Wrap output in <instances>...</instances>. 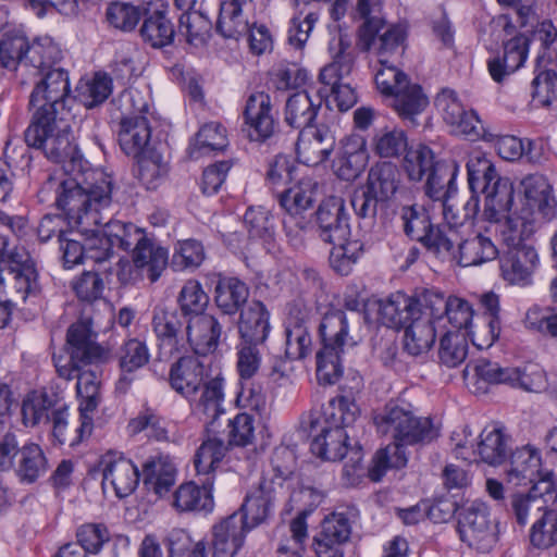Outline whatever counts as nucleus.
<instances>
[{"instance_id":"nucleus-1","label":"nucleus","mask_w":557,"mask_h":557,"mask_svg":"<svg viewBox=\"0 0 557 557\" xmlns=\"http://www.w3.org/2000/svg\"><path fill=\"white\" fill-rule=\"evenodd\" d=\"M113 182L111 175L100 169H85L74 175L65 173L50 175L40 189V196L54 194V203L67 220L69 225L85 235L86 261L110 271L114 248L122 250L120 238L112 236L113 226L126 222L111 220L102 228L103 213L112 203Z\"/></svg>"},{"instance_id":"nucleus-2","label":"nucleus","mask_w":557,"mask_h":557,"mask_svg":"<svg viewBox=\"0 0 557 557\" xmlns=\"http://www.w3.org/2000/svg\"><path fill=\"white\" fill-rule=\"evenodd\" d=\"M29 103L40 104L24 132L28 147L41 150L55 163L74 161L78 153L77 145L69 124L71 87L67 72H38Z\"/></svg>"},{"instance_id":"nucleus-3","label":"nucleus","mask_w":557,"mask_h":557,"mask_svg":"<svg viewBox=\"0 0 557 557\" xmlns=\"http://www.w3.org/2000/svg\"><path fill=\"white\" fill-rule=\"evenodd\" d=\"M375 424L382 434L389 435L394 445L376 451L369 469V478L379 482L391 468H401L407 458L401 446L429 443L438 436V430L429 417H419L409 404L389 403L375 417Z\"/></svg>"},{"instance_id":"nucleus-4","label":"nucleus","mask_w":557,"mask_h":557,"mask_svg":"<svg viewBox=\"0 0 557 557\" xmlns=\"http://www.w3.org/2000/svg\"><path fill=\"white\" fill-rule=\"evenodd\" d=\"M358 416L357 404L346 396L333 398L321 410L311 411V451L323 460H341L348 450V435L345 429L350 426Z\"/></svg>"},{"instance_id":"nucleus-5","label":"nucleus","mask_w":557,"mask_h":557,"mask_svg":"<svg viewBox=\"0 0 557 557\" xmlns=\"http://www.w3.org/2000/svg\"><path fill=\"white\" fill-rule=\"evenodd\" d=\"M466 168L470 191L484 195V220L499 222L509 213L513 203L512 182L502 176L495 164L481 152L471 154Z\"/></svg>"},{"instance_id":"nucleus-6","label":"nucleus","mask_w":557,"mask_h":557,"mask_svg":"<svg viewBox=\"0 0 557 557\" xmlns=\"http://www.w3.org/2000/svg\"><path fill=\"white\" fill-rule=\"evenodd\" d=\"M463 223L453 221L447 235L437 248V257L456 262L460 267H479L495 260L498 248L492 239V227L472 230L463 236Z\"/></svg>"},{"instance_id":"nucleus-7","label":"nucleus","mask_w":557,"mask_h":557,"mask_svg":"<svg viewBox=\"0 0 557 557\" xmlns=\"http://www.w3.org/2000/svg\"><path fill=\"white\" fill-rule=\"evenodd\" d=\"M270 84L276 90L292 91L286 99L284 121L297 129L311 128L321 109V97L314 101L309 95L308 72H269Z\"/></svg>"},{"instance_id":"nucleus-8","label":"nucleus","mask_w":557,"mask_h":557,"mask_svg":"<svg viewBox=\"0 0 557 557\" xmlns=\"http://www.w3.org/2000/svg\"><path fill=\"white\" fill-rule=\"evenodd\" d=\"M70 360L64 366L57 364L59 375L65 380L77 379L85 366H100L113 359V350L109 344L96 341V334L88 321L73 323L66 333Z\"/></svg>"},{"instance_id":"nucleus-9","label":"nucleus","mask_w":557,"mask_h":557,"mask_svg":"<svg viewBox=\"0 0 557 557\" xmlns=\"http://www.w3.org/2000/svg\"><path fill=\"white\" fill-rule=\"evenodd\" d=\"M112 228V236L120 238L122 250L132 251L133 265L139 274L146 275L151 283L157 282L166 268L168 249L156 244L144 228L133 223L126 222V225H115Z\"/></svg>"},{"instance_id":"nucleus-10","label":"nucleus","mask_w":557,"mask_h":557,"mask_svg":"<svg viewBox=\"0 0 557 557\" xmlns=\"http://www.w3.org/2000/svg\"><path fill=\"white\" fill-rule=\"evenodd\" d=\"M455 512H458V531L462 542L483 552L491 549L497 542L496 525L486 503L476 499L459 509L451 504L447 518Z\"/></svg>"},{"instance_id":"nucleus-11","label":"nucleus","mask_w":557,"mask_h":557,"mask_svg":"<svg viewBox=\"0 0 557 557\" xmlns=\"http://www.w3.org/2000/svg\"><path fill=\"white\" fill-rule=\"evenodd\" d=\"M422 305L442 331L466 333L473 323L474 310L465 298L429 289L422 294Z\"/></svg>"},{"instance_id":"nucleus-12","label":"nucleus","mask_w":557,"mask_h":557,"mask_svg":"<svg viewBox=\"0 0 557 557\" xmlns=\"http://www.w3.org/2000/svg\"><path fill=\"white\" fill-rule=\"evenodd\" d=\"M0 267L7 269L13 278L16 296L25 302L39 292L38 273L28 251L23 247L10 245L9 237L0 233Z\"/></svg>"},{"instance_id":"nucleus-13","label":"nucleus","mask_w":557,"mask_h":557,"mask_svg":"<svg viewBox=\"0 0 557 557\" xmlns=\"http://www.w3.org/2000/svg\"><path fill=\"white\" fill-rule=\"evenodd\" d=\"M354 509L335 510L323 519L321 530L314 537L318 557H344V545L350 540Z\"/></svg>"},{"instance_id":"nucleus-14","label":"nucleus","mask_w":557,"mask_h":557,"mask_svg":"<svg viewBox=\"0 0 557 557\" xmlns=\"http://www.w3.org/2000/svg\"><path fill=\"white\" fill-rule=\"evenodd\" d=\"M434 106L443 121L457 134L471 139L481 135V120L473 109H467L456 90L443 87L434 98Z\"/></svg>"},{"instance_id":"nucleus-15","label":"nucleus","mask_w":557,"mask_h":557,"mask_svg":"<svg viewBox=\"0 0 557 557\" xmlns=\"http://www.w3.org/2000/svg\"><path fill=\"white\" fill-rule=\"evenodd\" d=\"M400 219L406 235L420 242L437 256V248L446 238L447 226L453 223L455 218L448 214L445 224L434 226L428 210L424 207L413 205L401 208Z\"/></svg>"},{"instance_id":"nucleus-16","label":"nucleus","mask_w":557,"mask_h":557,"mask_svg":"<svg viewBox=\"0 0 557 557\" xmlns=\"http://www.w3.org/2000/svg\"><path fill=\"white\" fill-rule=\"evenodd\" d=\"M310 313L311 309L302 300H295L286 307L285 354L290 360L304 359L311 352Z\"/></svg>"},{"instance_id":"nucleus-17","label":"nucleus","mask_w":557,"mask_h":557,"mask_svg":"<svg viewBox=\"0 0 557 557\" xmlns=\"http://www.w3.org/2000/svg\"><path fill=\"white\" fill-rule=\"evenodd\" d=\"M282 490L280 482L264 476L258 486L247 493L240 506V513H237L248 531L265 522L273 515Z\"/></svg>"},{"instance_id":"nucleus-18","label":"nucleus","mask_w":557,"mask_h":557,"mask_svg":"<svg viewBox=\"0 0 557 557\" xmlns=\"http://www.w3.org/2000/svg\"><path fill=\"white\" fill-rule=\"evenodd\" d=\"M99 466L104 492L111 487L116 497L124 498L136 490L140 475L132 460L110 451L102 456Z\"/></svg>"},{"instance_id":"nucleus-19","label":"nucleus","mask_w":557,"mask_h":557,"mask_svg":"<svg viewBox=\"0 0 557 557\" xmlns=\"http://www.w3.org/2000/svg\"><path fill=\"white\" fill-rule=\"evenodd\" d=\"M145 11L138 28L141 41L152 49H162L172 45L175 38V25L170 16L169 5L148 1Z\"/></svg>"},{"instance_id":"nucleus-20","label":"nucleus","mask_w":557,"mask_h":557,"mask_svg":"<svg viewBox=\"0 0 557 557\" xmlns=\"http://www.w3.org/2000/svg\"><path fill=\"white\" fill-rule=\"evenodd\" d=\"M319 195V183L311 175H302L288 189L284 190L278 201L285 210L287 218L283 220L284 227L293 222L295 226L302 228V213L311 209Z\"/></svg>"},{"instance_id":"nucleus-21","label":"nucleus","mask_w":557,"mask_h":557,"mask_svg":"<svg viewBox=\"0 0 557 557\" xmlns=\"http://www.w3.org/2000/svg\"><path fill=\"white\" fill-rule=\"evenodd\" d=\"M222 335V326L218 319L209 313L194 315L185 320L184 351L189 349L196 355L206 356L213 352Z\"/></svg>"},{"instance_id":"nucleus-22","label":"nucleus","mask_w":557,"mask_h":557,"mask_svg":"<svg viewBox=\"0 0 557 557\" xmlns=\"http://www.w3.org/2000/svg\"><path fill=\"white\" fill-rule=\"evenodd\" d=\"M152 329L163 355L173 356L184 351L185 318L180 311L161 306L156 307L152 314Z\"/></svg>"},{"instance_id":"nucleus-23","label":"nucleus","mask_w":557,"mask_h":557,"mask_svg":"<svg viewBox=\"0 0 557 557\" xmlns=\"http://www.w3.org/2000/svg\"><path fill=\"white\" fill-rule=\"evenodd\" d=\"M320 237L325 243H343L350 235L345 200L338 196L324 199L317 211Z\"/></svg>"},{"instance_id":"nucleus-24","label":"nucleus","mask_w":557,"mask_h":557,"mask_svg":"<svg viewBox=\"0 0 557 557\" xmlns=\"http://www.w3.org/2000/svg\"><path fill=\"white\" fill-rule=\"evenodd\" d=\"M368 161L366 138L359 134H351L341 141L333 161V170L341 180L354 181L363 172Z\"/></svg>"},{"instance_id":"nucleus-25","label":"nucleus","mask_w":557,"mask_h":557,"mask_svg":"<svg viewBox=\"0 0 557 557\" xmlns=\"http://www.w3.org/2000/svg\"><path fill=\"white\" fill-rule=\"evenodd\" d=\"M248 532L237 512L222 519L211 530L212 557H235L244 546Z\"/></svg>"},{"instance_id":"nucleus-26","label":"nucleus","mask_w":557,"mask_h":557,"mask_svg":"<svg viewBox=\"0 0 557 557\" xmlns=\"http://www.w3.org/2000/svg\"><path fill=\"white\" fill-rule=\"evenodd\" d=\"M539 265L540 257L533 246L509 249L499 259L502 276L512 285H529Z\"/></svg>"},{"instance_id":"nucleus-27","label":"nucleus","mask_w":557,"mask_h":557,"mask_svg":"<svg viewBox=\"0 0 557 557\" xmlns=\"http://www.w3.org/2000/svg\"><path fill=\"white\" fill-rule=\"evenodd\" d=\"M206 371L203 363L195 356H183L171 364L169 384L177 394L193 399L201 389Z\"/></svg>"},{"instance_id":"nucleus-28","label":"nucleus","mask_w":557,"mask_h":557,"mask_svg":"<svg viewBox=\"0 0 557 557\" xmlns=\"http://www.w3.org/2000/svg\"><path fill=\"white\" fill-rule=\"evenodd\" d=\"M271 111V98L268 94L256 91L248 97L244 119L251 140L264 141L273 135L275 121Z\"/></svg>"},{"instance_id":"nucleus-29","label":"nucleus","mask_w":557,"mask_h":557,"mask_svg":"<svg viewBox=\"0 0 557 557\" xmlns=\"http://www.w3.org/2000/svg\"><path fill=\"white\" fill-rule=\"evenodd\" d=\"M335 145V137L326 126L311 127L299 133L296 144L298 160L314 166L329 159Z\"/></svg>"},{"instance_id":"nucleus-30","label":"nucleus","mask_w":557,"mask_h":557,"mask_svg":"<svg viewBox=\"0 0 557 557\" xmlns=\"http://www.w3.org/2000/svg\"><path fill=\"white\" fill-rule=\"evenodd\" d=\"M507 478L509 482L517 485H535L539 484L540 480H552V473L542 472L539 450L527 445L517 448L511 454Z\"/></svg>"},{"instance_id":"nucleus-31","label":"nucleus","mask_w":557,"mask_h":557,"mask_svg":"<svg viewBox=\"0 0 557 557\" xmlns=\"http://www.w3.org/2000/svg\"><path fill=\"white\" fill-rule=\"evenodd\" d=\"M422 307V297L418 299L397 292L380 301L379 319L383 325L398 330L419 314Z\"/></svg>"},{"instance_id":"nucleus-32","label":"nucleus","mask_w":557,"mask_h":557,"mask_svg":"<svg viewBox=\"0 0 557 557\" xmlns=\"http://www.w3.org/2000/svg\"><path fill=\"white\" fill-rule=\"evenodd\" d=\"M459 172V164L451 161L447 164H437L434 170L425 175V194L430 199L441 202L444 220H448V214L456 218L448 205V199L450 193L456 190L455 180Z\"/></svg>"},{"instance_id":"nucleus-33","label":"nucleus","mask_w":557,"mask_h":557,"mask_svg":"<svg viewBox=\"0 0 557 557\" xmlns=\"http://www.w3.org/2000/svg\"><path fill=\"white\" fill-rule=\"evenodd\" d=\"M201 486L193 481L182 483L173 494V507L180 512H210L214 507L212 478H199Z\"/></svg>"},{"instance_id":"nucleus-34","label":"nucleus","mask_w":557,"mask_h":557,"mask_svg":"<svg viewBox=\"0 0 557 557\" xmlns=\"http://www.w3.org/2000/svg\"><path fill=\"white\" fill-rule=\"evenodd\" d=\"M148 1L113 0L107 3L104 9V23L109 29L122 34H131L137 30L141 18L145 16Z\"/></svg>"},{"instance_id":"nucleus-35","label":"nucleus","mask_w":557,"mask_h":557,"mask_svg":"<svg viewBox=\"0 0 557 557\" xmlns=\"http://www.w3.org/2000/svg\"><path fill=\"white\" fill-rule=\"evenodd\" d=\"M404 329L405 349L412 356L429 351L435 342L437 332L442 331L437 323L433 322V317L424 307Z\"/></svg>"},{"instance_id":"nucleus-36","label":"nucleus","mask_w":557,"mask_h":557,"mask_svg":"<svg viewBox=\"0 0 557 557\" xmlns=\"http://www.w3.org/2000/svg\"><path fill=\"white\" fill-rule=\"evenodd\" d=\"M115 357L121 370V377L117 381L116 387L120 391H126L133 381V373L149 362V348L143 339L135 337L126 338L117 349Z\"/></svg>"},{"instance_id":"nucleus-37","label":"nucleus","mask_w":557,"mask_h":557,"mask_svg":"<svg viewBox=\"0 0 557 557\" xmlns=\"http://www.w3.org/2000/svg\"><path fill=\"white\" fill-rule=\"evenodd\" d=\"M176 478L177 465L169 455L150 457L143 466L144 484L160 497L171 491Z\"/></svg>"},{"instance_id":"nucleus-38","label":"nucleus","mask_w":557,"mask_h":557,"mask_svg":"<svg viewBox=\"0 0 557 557\" xmlns=\"http://www.w3.org/2000/svg\"><path fill=\"white\" fill-rule=\"evenodd\" d=\"M270 312L263 302L252 300L240 310L238 331L243 342L263 344L271 331Z\"/></svg>"},{"instance_id":"nucleus-39","label":"nucleus","mask_w":557,"mask_h":557,"mask_svg":"<svg viewBox=\"0 0 557 557\" xmlns=\"http://www.w3.org/2000/svg\"><path fill=\"white\" fill-rule=\"evenodd\" d=\"M150 137L151 128L147 116H122L117 138L121 149L127 156L135 158L147 152Z\"/></svg>"},{"instance_id":"nucleus-40","label":"nucleus","mask_w":557,"mask_h":557,"mask_svg":"<svg viewBox=\"0 0 557 557\" xmlns=\"http://www.w3.org/2000/svg\"><path fill=\"white\" fill-rule=\"evenodd\" d=\"M356 17L362 20L358 27L357 48L362 52L370 51L376 35L385 26L380 0H357Z\"/></svg>"},{"instance_id":"nucleus-41","label":"nucleus","mask_w":557,"mask_h":557,"mask_svg":"<svg viewBox=\"0 0 557 557\" xmlns=\"http://www.w3.org/2000/svg\"><path fill=\"white\" fill-rule=\"evenodd\" d=\"M224 380L215 376L201 387L200 397L196 396L190 401V406L195 416L205 422L212 424L223 412L224 401Z\"/></svg>"},{"instance_id":"nucleus-42","label":"nucleus","mask_w":557,"mask_h":557,"mask_svg":"<svg viewBox=\"0 0 557 557\" xmlns=\"http://www.w3.org/2000/svg\"><path fill=\"white\" fill-rule=\"evenodd\" d=\"M510 367L503 368L497 362L480 359L463 370L467 386L473 393H485L491 384H508Z\"/></svg>"},{"instance_id":"nucleus-43","label":"nucleus","mask_w":557,"mask_h":557,"mask_svg":"<svg viewBox=\"0 0 557 557\" xmlns=\"http://www.w3.org/2000/svg\"><path fill=\"white\" fill-rule=\"evenodd\" d=\"M63 400L45 389H33L22 400V422L27 428L49 423L50 416Z\"/></svg>"},{"instance_id":"nucleus-44","label":"nucleus","mask_w":557,"mask_h":557,"mask_svg":"<svg viewBox=\"0 0 557 557\" xmlns=\"http://www.w3.org/2000/svg\"><path fill=\"white\" fill-rule=\"evenodd\" d=\"M349 72H319L318 78L321 84L318 92L321 99L330 97L341 111H347L357 102V94L348 82Z\"/></svg>"},{"instance_id":"nucleus-45","label":"nucleus","mask_w":557,"mask_h":557,"mask_svg":"<svg viewBox=\"0 0 557 557\" xmlns=\"http://www.w3.org/2000/svg\"><path fill=\"white\" fill-rule=\"evenodd\" d=\"M348 333L349 324L346 313L342 310L327 312L319 325L322 349L344 350L350 343L354 345Z\"/></svg>"},{"instance_id":"nucleus-46","label":"nucleus","mask_w":557,"mask_h":557,"mask_svg":"<svg viewBox=\"0 0 557 557\" xmlns=\"http://www.w3.org/2000/svg\"><path fill=\"white\" fill-rule=\"evenodd\" d=\"M524 197L532 210H536L543 218L554 213L556 206L548 180L542 174H530L521 181Z\"/></svg>"},{"instance_id":"nucleus-47","label":"nucleus","mask_w":557,"mask_h":557,"mask_svg":"<svg viewBox=\"0 0 557 557\" xmlns=\"http://www.w3.org/2000/svg\"><path fill=\"white\" fill-rule=\"evenodd\" d=\"M48 470V460L42 448L33 442L21 446L14 473L21 483H35Z\"/></svg>"},{"instance_id":"nucleus-48","label":"nucleus","mask_w":557,"mask_h":557,"mask_svg":"<svg viewBox=\"0 0 557 557\" xmlns=\"http://www.w3.org/2000/svg\"><path fill=\"white\" fill-rule=\"evenodd\" d=\"M113 90V81L107 72H87L78 82V100L86 108H95L104 102Z\"/></svg>"},{"instance_id":"nucleus-49","label":"nucleus","mask_w":557,"mask_h":557,"mask_svg":"<svg viewBox=\"0 0 557 557\" xmlns=\"http://www.w3.org/2000/svg\"><path fill=\"white\" fill-rule=\"evenodd\" d=\"M249 297V288L237 277L220 278L215 286L214 300L216 307L227 315L242 310Z\"/></svg>"},{"instance_id":"nucleus-50","label":"nucleus","mask_w":557,"mask_h":557,"mask_svg":"<svg viewBox=\"0 0 557 557\" xmlns=\"http://www.w3.org/2000/svg\"><path fill=\"white\" fill-rule=\"evenodd\" d=\"M480 437L481 441L478 444L480 460L491 466L503 463L509 451V438L504 429L498 425H488L484 428Z\"/></svg>"},{"instance_id":"nucleus-51","label":"nucleus","mask_w":557,"mask_h":557,"mask_svg":"<svg viewBox=\"0 0 557 557\" xmlns=\"http://www.w3.org/2000/svg\"><path fill=\"white\" fill-rule=\"evenodd\" d=\"M227 446L216 437H209L201 443L194 457V466L198 478H212L214 483L215 473L225 457Z\"/></svg>"},{"instance_id":"nucleus-52","label":"nucleus","mask_w":557,"mask_h":557,"mask_svg":"<svg viewBox=\"0 0 557 557\" xmlns=\"http://www.w3.org/2000/svg\"><path fill=\"white\" fill-rule=\"evenodd\" d=\"M398 169L395 164L379 162L370 169L364 188L379 199L386 201L394 196L398 188Z\"/></svg>"},{"instance_id":"nucleus-53","label":"nucleus","mask_w":557,"mask_h":557,"mask_svg":"<svg viewBox=\"0 0 557 557\" xmlns=\"http://www.w3.org/2000/svg\"><path fill=\"white\" fill-rule=\"evenodd\" d=\"M493 233H499L509 249L528 246L524 242L534 233L533 221L527 218L506 214L499 222H488Z\"/></svg>"},{"instance_id":"nucleus-54","label":"nucleus","mask_w":557,"mask_h":557,"mask_svg":"<svg viewBox=\"0 0 557 557\" xmlns=\"http://www.w3.org/2000/svg\"><path fill=\"white\" fill-rule=\"evenodd\" d=\"M394 109L403 119L416 122V117L420 115L429 106L430 99L423 88L410 81L394 97Z\"/></svg>"},{"instance_id":"nucleus-55","label":"nucleus","mask_w":557,"mask_h":557,"mask_svg":"<svg viewBox=\"0 0 557 557\" xmlns=\"http://www.w3.org/2000/svg\"><path fill=\"white\" fill-rule=\"evenodd\" d=\"M30 44L21 30L5 32L0 40V62L3 67L25 66L29 59Z\"/></svg>"},{"instance_id":"nucleus-56","label":"nucleus","mask_w":557,"mask_h":557,"mask_svg":"<svg viewBox=\"0 0 557 557\" xmlns=\"http://www.w3.org/2000/svg\"><path fill=\"white\" fill-rule=\"evenodd\" d=\"M530 42L522 34L513 36L504 44L503 59L490 60L487 70H520L528 58Z\"/></svg>"},{"instance_id":"nucleus-57","label":"nucleus","mask_w":557,"mask_h":557,"mask_svg":"<svg viewBox=\"0 0 557 557\" xmlns=\"http://www.w3.org/2000/svg\"><path fill=\"white\" fill-rule=\"evenodd\" d=\"M436 165L434 152L430 147L418 144L407 148L403 166L409 180L421 181Z\"/></svg>"},{"instance_id":"nucleus-58","label":"nucleus","mask_w":557,"mask_h":557,"mask_svg":"<svg viewBox=\"0 0 557 557\" xmlns=\"http://www.w3.org/2000/svg\"><path fill=\"white\" fill-rule=\"evenodd\" d=\"M180 312L185 320L194 315L206 314L209 304V296L197 280L187 281L177 297Z\"/></svg>"},{"instance_id":"nucleus-59","label":"nucleus","mask_w":557,"mask_h":557,"mask_svg":"<svg viewBox=\"0 0 557 557\" xmlns=\"http://www.w3.org/2000/svg\"><path fill=\"white\" fill-rule=\"evenodd\" d=\"M405 38L406 32L400 25H392L381 35L377 61L385 70H398L394 59L403 54Z\"/></svg>"},{"instance_id":"nucleus-60","label":"nucleus","mask_w":557,"mask_h":557,"mask_svg":"<svg viewBox=\"0 0 557 557\" xmlns=\"http://www.w3.org/2000/svg\"><path fill=\"white\" fill-rule=\"evenodd\" d=\"M554 491V484L552 480L543 479L540 480L539 484L531 485V490L528 494L515 493L510 496L511 511L516 518L517 523L520 527H524L529 520V511L531 503L539 497L550 495Z\"/></svg>"},{"instance_id":"nucleus-61","label":"nucleus","mask_w":557,"mask_h":557,"mask_svg":"<svg viewBox=\"0 0 557 557\" xmlns=\"http://www.w3.org/2000/svg\"><path fill=\"white\" fill-rule=\"evenodd\" d=\"M249 23L243 14V8L221 2L216 30L224 38L237 39L247 34Z\"/></svg>"},{"instance_id":"nucleus-62","label":"nucleus","mask_w":557,"mask_h":557,"mask_svg":"<svg viewBox=\"0 0 557 557\" xmlns=\"http://www.w3.org/2000/svg\"><path fill=\"white\" fill-rule=\"evenodd\" d=\"M227 146L226 129L220 123L210 122L205 124L196 135L190 146V156L207 153L214 150H223Z\"/></svg>"},{"instance_id":"nucleus-63","label":"nucleus","mask_w":557,"mask_h":557,"mask_svg":"<svg viewBox=\"0 0 557 557\" xmlns=\"http://www.w3.org/2000/svg\"><path fill=\"white\" fill-rule=\"evenodd\" d=\"M468 355V342L466 335L459 332L446 331L441 338L438 358L447 368H456L461 364Z\"/></svg>"},{"instance_id":"nucleus-64","label":"nucleus","mask_w":557,"mask_h":557,"mask_svg":"<svg viewBox=\"0 0 557 557\" xmlns=\"http://www.w3.org/2000/svg\"><path fill=\"white\" fill-rule=\"evenodd\" d=\"M137 160V177L147 189H156L168 173L166 163L162 162L157 152H147L135 157Z\"/></svg>"}]
</instances>
